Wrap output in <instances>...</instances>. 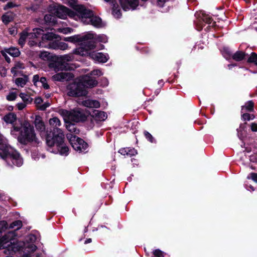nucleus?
<instances>
[{"instance_id":"f257e3e1","label":"nucleus","mask_w":257,"mask_h":257,"mask_svg":"<svg viewBox=\"0 0 257 257\" xmlns=\"http://www.w3.org/2000/svg\"><path fill=\"white\" fill-rule=\"evenodd\" d=\"M13 130L11 131V134H14V132H20V135L18 138L19 142L23 145L32 144L38 146L41 144V141L37 137L33 126L28 121H24L21 126L14 125Z\"/></svg>"},{"instance_id":"f03ea898","label":"nucleus","mask_w":257,"mask_h":257,"mask_svg":"<svg viewBox=\"0 0 257 257\" xmlns=\"http://www.w3.org/2000/svg\"><path fill=\"white\" fill-rule=\"evenodd\" d=\"M0 157L5 159L10 165H11V162L13 165L18 167L21 166L23 163L20 154L8 145L6 139L1 135H0Z\"/></svg>"},{"instance_id":"7ed1b4c3","label":"nucleus","mask_w":257,"mask_h":257,"mask_svg":"<svg viewBox=\"0 0 257 257\" xmlns=\"http://www.w3.org/2000/svg\"><path fill=\"white\" fill-rule=\"evenodd\" d=\"M49 124L53 128V132L48 134L46 137V143L48 146H52L56 142L59 145L63 142L64 135L62 131L59 128L61 125L60 120L57 117L51 118L49 120Z\"/></svg>"},{"instance_id":"20e7f679","label":"nucleus","mask_w":257,"mask_h":257,"mask_svg":"<svg viewBox=\"0 0 257 257\" xmlns=\"http://www.w3.org/2000/svg\"><path fill=\"white\" fill-rule=\"evenodd\" d=\"M75 11L79 15L78 19L84 24H91L97 28L103 26L101 19L98 17L94 16L93 12L84 6L79 5L75 8Z\"/></svg>"},{"instance_id":"39448f33","label":"nucleus","mask_w":257,"mask_h":257,"mask_svg":"<svg viewBox=\"0 0 257 257\" xmlns=\"http://www.w3.org/2000/svg\"><path fill=\"white\" fill-rule=\"evenodd\" d=\"M95 48V44L91 42L85 45V47H79L75 50L74 53L81 56H89L94 60L100 63L106 62L108 59V55L101 52H90Z\"/></svg>"},{"instance_id":"423d86ee","label":"nucleus","mask_w":257,"mask_h":257,"mask_svg":"<svg viewBox=\"0 0 257 257\" xmlns=\"http://www.w3.org/2000/svg\"><path fill=\"white\" fill-rule=\"evenodd\" d=\"M59 112L62 115L70 121L79 122L84 120L85 118L84 114L79 108H76L71 111L61 109Z\"/></svg>"},{"instance_id":"0eeeda50","label":"nucleus","mask_w":257,"mask_h":257,"mask_svg":"<svg viewBox=\"0 0 257 257\" xmlns=\"http://www.w3.org/2000/svg\"><path fill=\"white\" fill-rule=\"evenodd\" d=\"M67 94L70 96H82L87 94L86 89L80 82L75 81L67 87Z\"/></svg>"},{"instance_id":"6e6552de","label":"nucleus","mask_w":257,"mask_h":257,"mask_svg":"<svg viewBox=\"0 0 257 257\" xmlns=\"http://www.w3.org/2000/svg\"><path fill=\"white\" fill-rule=\"evenodd\" d=\"M67 138L73 148L76 151L83 152L87 148V144L75 135L67 134Z\"/></svg>"},{"instance_id":"1a4fd4ad","label":"nucleus","mask_w":257,"mask_h":257,"mask_svg":"<svg viewBox=\"0 0 257 257\" xmlns=\"http://www.w3.org/2000/svg\"><path fill=\"white\" fill-rule=\"evenodd\" d=\"M54 14L58 18L65 19L67 16L77 20L79 17L78 13L76 11H72L63 6H57L54 10Z\"/></svg>"},{"instance_id":"9d476101","label":"nucleus","mask_w":257,"mask_h":257,"mask_svg":"<svg viewBox=\"0 0 257 257\" xmlns=\"http://www.w3.org/2000/svg\"><path fill=\"white\" fill-rule=\"evenodd\" d=\"M94 38V35L91 32H88L83 35H75L72 37H67L64 39L66 41L71 42H80L81 46L85 47V45L88 43V40Z\"/></svg>"},{"instance_id":"9b49d317","label":"nucleus","mask_w":257,"mask_h":257,"mask_svg":"<svg viewBox=\"0 0 257 257\" xmlns=\"http://www.w3.org/2000/svg\"><path fill=\"white\" fill-rule=\"evenodd\" d=\"M15 235V232L13 231L9 232L4 235L0 240V248H8L9 250H14L15 241L12 242L13 237Z\"/></svg>"},{"instance_id":"f8f14e48","label":"nucleus","mask_w":257,"mask_h":257,"mask_svg":"<svg viewBox=\"0 0 257 257\" xmlns=\"http://www.w3.org/2000/svg\"><path fill=\"white\" fill-rule=\"evenodd\" d=\"M80 83H82L84 88H85V87H93L96 86L97 84V81L96 80L95 78L88 75L84 76L82 78Z\"/></svg>"},{"instance_id":"ddd939ff","label":"nucleus","mask_w":257,"mask_h":257,"mask_svg":"<svg viewBox=\"0 0 257 257\" xmlns=\"http://www.w3.org/2000/svg\"><path fill=\"white\" fill-rule=\"evenodd\" d=\"M73 77V75L70 72H60L52 76V79L54 81H68Z\"/></svg>"},{"instance_id":"4468645a","label":"nucleus","mask_w":257,"mask_h":257,"mask_svg":"<svg viewBox=\"0 0 257 257\" xmlns=\"http://www.w3.org/2000/svg\"><path fill=\"white\" fill-rule=\"evenodd\" d=\"M72 59V57L69 55H65L62 56L58 58L57 62L53 63H51L49 65L50 67L54 68L55 71L58 70L57 68V64L61 63L62 65H64V64L67 62L70 61Z\"/></svg>"},{"instance_id":"2eb2a0df","label":"nucleus","mask_w":257,"mask_h":257,"mask_svg":"<svg viewBox=\"0 0 257 257\" xmlns=\"http://www.w3.org/2000/svg\"><path fill=\"white\" fill-rule=\"evenodd\" d=\"M63 143L64 139L63 140V142L59 145H57V143L55 142L54 145L48 146L49 147H56L57 150V153H59V154L62 155L66 156L68 155L69 149L67 146L63 145Z\"/></svg>"},{"instance_id":"dca6fc26","label":"nucleus","mask_w":257,"mask_h":257,"mask_svg":"<svg viewBox=\"0 0 257 257\" xmlns=\"http://www.w3.org/2000/svg\"><path fill=\"white\" fill-rule=\"evenodd\" d=\"M58 36L53 33H47L45 34L42 35V41L39 42V46L46 47L43 45L44 42L49 41V42L53 41L54 39H57Z\"/></svg>"},{"instance_id":"f3484780","label":"nucleus","mask_w":257,"mask_h":257,"mask_svg":"<svg viewBox=\"0 0 257 257\" xmlns=\"http://www.w3.org/2000/svg\"><path fill=\"white\" fill-rule=\"evenodd\" d=\"M25 68V65L23 63L20 62H16L14 66L11 69V72L14 75H18L21 74L23 70Z\"/></svg>"},{"instance_id":"a211bd4d","label":"nucleus","mask_w":257,"mask_h":257,"mask_svg":"<svg viewBox=\"0 0 257 257\" xmlns=\"http://www.w3.org/2000/svg\"><path fill=\"white\" fill-rule=\"evenodd\" d=\"M34 124L36 129L40 132H43L45 131V125L44 122L42 120L41 117L39 115H36L35 116L34 120Z\"/></svg>"},{"instance_id":"6ab92c4d","label":"nucleus","mask_w":257,"mask_h":257,"mask_svg":"<svg viewBox=\"0 0 257 257\" xmlns=\"http://www.w3.org/2000/svg\"><path fill=\"white\" fill-rule=\"evenodd\" d=\"M44 30L41 28H35L33 30V32L27 33L28 38L29 39H34L37 38L43 35Z\"/></svg>"},{"instance_id":"aec40b11","label":"nucleus","mask_w":257,"mask_h":257,"mask_svg":"<svg viewBox=\"0 0 257 257\" xmlns=\"http://www.w3.org/2000/svg\"><path fill=\"white\" fill-rule=\"evenodd\" d=\"M82 104L83 106L90 108H98L100 107V103L97 100L88 99L83 101Z\"/></svg>"},{"instance_id":"412c9836","label":"nucleus","mask_w":257,"mask_h":257,"mask_svg":"<svg viewBox=\"0 0 257 257\" xmlns=\"http://www.w3.org/2000/svg\"><path fill=\"white\" fill-rule=\"evenodd\" d=\"M17 115L13 112H10L4 116L3 119L7 123L13 124L17 120Z\"/></svg>"},{"instance_id":"4be33fe9","label":"nucleus","mask_w":257,"mask_h":257,"mask_svg":"<svg viewBox=\"0 0 257 257\" xmlns=\"http://www.w3.org/2000/svg\"><path fill=\"white\" fill-rule=\"evenodd\" d=\"M15 16L13 13L8 12L3 15L2 17V21L5 24H8L14 20Z\"/></svg>"},{"instance_id":"5701e85b","label":"nucleus","mask_w":257,"mask_h":257,"mask_svg":"<svg viewBox=\"0 0 257 257\" xmlns=\"http://www.w3.org/2000/svg\"><path fill=\"white\" fill-rule=\"evenodd\" d=\"M246 55L247 54L243 51H237L232 55V58L236 61H240L245 58Z\"/></svg>"},{"instance_id":"b1692460","label":"nucleus","mask_w":257,"mask_h":257,"mask_svg":"<svg viewBox=\"0 0 257 257\" xmlns=\"http://www.w3.org/2000/svg\"><path fill=\"white\" fill-rule=\"evenodd\" d=\"M29 78L27 75H24L23 77L17 78L15 80V83L18 86L24 87L27 82Z\"/></svg>"},{"instance_id":"393cba45","label":"nucleus","mask_w":257,"mask_h":257,"mask_svg":"<svg viewBox=\"0 0 257 257\" xmlns=\"http://www.w3.org/2000/svg\"><path fill=\"white\" fill-rule=\"evenodd\" d=\"M92 116L95 117V118L99 120H104L107 117L106 113L98 110H95L93 111Z\"/></svg>"},{"instance_id":"a878e982","label":"nucleus","mask_w":257,"mask_h":257,"mask_svg":"<svg viewBox=\"0 0 257 257\" xmlns=\"http://www.w3.org/2000/svg\"><path fill=\"white\" fill-rule=\"evenodd\" d=\"M66 128L70 132L69 134H72V133H74V134H78L79 133V130L77 128L76 125L70 122H66Z\"/></svg>"},{"instance_id":"bb28decb","label":"nucleus","mask_w":257,"mask_h":257,"mask_svg":"<svg viewBox=\"0 0 257 257\" xmlns=\"http://www.w3.org/2000/svg\"><path fill=\"white\" fill-rule=\"evenodd\" d=\"M6 51L13 57H18L20 54L19 49L16 47H11L10 48H5Z\"/></svg>"},{"instance_id":"cd10ccee","label":"nucleus","mask_w":257,"mask_h":257,"mask_svg":"<svg viewBox=\"0 0 257 257\" xmlns=\"http://www.w3.org/2000/svg\"><path fill=\"white\" fill-rule=\"evenodd\" d=\"M24 250L25 251L29 253L33 252L37 249V246L32 242L24 243Z\"/></svg>"},{"instance_id":"c85d7f7f","label":"nucleus","mask_w":257,"mask_h":257,"mask_svg":"<svg viewBox=\"0 0 257 257\" xmlns=\"http://www.w3.org/2000/svg\"><path fill=\"white\" fill-rule=\"evenodd\" d=\"M94 35V38L88 40V41L93 43L95 44L94 40L97 41L98 42H101L103 43H105L107 41L106 37L103 35H96L92 33Z\"/></svg>"},{"instance_id":"c756f323","label":"nucleus","mask_w":257,"mask_h":257,"mask_svg":"<svg viewBox=\"0 0 257 257\" xmlns=\"http://www.w3.org/2000/svg\"><path fill=\"white\" fill-rule=\"evenodd\" d=\"M245 108L246 110L252 111L253 110V103L251 101H247L244 106H242L241 110Z\"/></svg>"},{"instance_id":"7c9ffc66","label":"nucleus","mask_w":257,"mask_h":257,"mask_svg":"<svg viewBox=\"0 0 257 257\" xmlns=\"http://www.w3.org/2000/svg\"><path fill=\"white\" fill-rule=\"evenodd\" d=\"M247 62L254 63L256 65L257 63V54L254 52H252L247 59Z\"/></svg>"},{"instance_id":"2f4dec72","label":"nucleus","mask_w":257,"mask_h":257,"mask_svg":"<svg viewBox=\"0 0 257 257\" xmlns=\"http://www.w3.org/2000/svg\"><path fill=\"white\" fill-rule=\"evenodd\" d=\"M22 226V222L20 220H16L10 225V227L12 228H15V230H17L19 229Z\"/></svg>"},{"instance_id":"473e14b6","label":"nucleus","mask_w":257,"mask_h":257,"mask_svg":"<svg viewBox=\"0 0 257 257\" xmlns=\"http://www.w3.org/2000/svg\"><path fill=\"white\" fill-rule=\"evenodd\" d=\"M19 95L24 102L31 103L33 99L25 93H21Z\"/></svg>"},{"instance_id":"72a5a7b5","label":"nucleus","mask_w":257,"mask_h":257,"mask_svg":"<svg viewBox=\"0 0 257 257\" xmlns=\"http://www.w3.org/2000/svg\"><path fill=\"white\" fill-rule=\"evenodd\" d=\"M39 57L44 61H48L51 58V55L48 52L45 51L41 52L39 55Z\"/></svg>"},{"instance_id":"f704fd0d","label":"nucleus","mask_w":257,"mask_h":257,"mask_svg":"<svg viewBox=\"0 0 257 257\" xmlns=\"http://www.w3.org/2000/svg\"><path fill=\"white\" fill-rule=\"evenodd\" d=\"M28 38L27 32H23L21 34V36L19 40V44L23 46L26 41V39Z\"/></svg>"},{"instance_id":"c9c22d12","label":"nucleus","mask_w":257,"mask_h":257,"mask_svg":"<svg viewBox=\"0 0 257 257\" xmlns=\"http://www.w3.org/2000/svg\"><path fill=\"white\" fill-rule=\"evenodd\" d=\"M58 42L57 41L50 42L48 44V47L53 49H58Z\"/></svg>"},{"instance_id":"e433bc0d","label":"nucleus","mask_w":257,"mask_h":257,"mask_svg":"<svg viewBox=\"0 0 257 257\" xmlns=\"http://www.w3.org/2000/svg\"><path fill=\"white\" fill-rule=\"evenodd\" d=\"M254 116L253 114L245 113L242 115V119L243 120H249L254 119Z\"/></svg>"},{"instance_id":"4c0bfd02","label":"nucleus","mask_w":257,"mask_h":257,"mask_svg":"<svg viewBox=\"0 0 257 257\" xmlns=\"http://www.w3.org/2000/svg\"><path fill=\"white\" fill-rule=\"evenodd\" d=\"M40 82L45 89H48L49 88V85L47 83V81L45 77H41L40 79Z\"/></svg>"},{"instance_id":"58836bf2","label":"nucleus","mask_w":257,"mask_h":257,"mask_svg":"<svg viewBox=\"0 0 257 257\" xmlns=\"http://www.w3.org/2000/svg\"><path fill=\"white\" fill-rule=\"evenodd\" d=\"M17 94L16 92H12L7 96V99L9 101H13L17 98Z\"/></svg>"},{"instance_id":"ea45409f","label":"nucleus","mask_w":257,"mask_h":257,"mask_svg":"<svg viewBox=\"0 0 257 257\" xmlns=\"http://www.w3.org/2000/svg\"><path fill=\"white\" fill-rule=\"evenodd\" d=\"M127 156H132L137 154V151L134 148H126Z\"/></svg>"},{"instance_id":"a19ab883","label":"nucleus","mask_w":257,"mask_h":257,"mask_svg":"<svg viewBox=\"0 0 257 257\" xmlns=\"http://www.w3.org/2000/svg\"><path fill=\"white\" fill-rule=\"evenodd\" d=\"M57 31L64 34H66L71 33V29L69 28H59L57 30Z\"/></svg>"},{"instance_id":"79ce46f5","label":"nucleus","mask_w":257,"mask_h":257,"mask_svg":"<svg viewBox=\"0 0 257 257\" xmlns=\"http://www.w3.org/2000/svg\"><path fill=\"white\" fill-rule=\"evenodd\" d=\"M68 48V45L62 42H58V49H60L62 50H66Z\"/></svg>"},{"instance_id":"37998d69","label":"nucleus","mask_w":257,"mask_h":257,"mask_svg":"<svg viewBox=\"0 0 257 257\" xmlns=\"http://www.w3.org/2000/svg\"><path fill=\"white\" fill-rule=\"evenodd\" d=\"M153 254L156 257H163V252L160 249H155L153 251Z\"/></svg>"},{"instance_id":"c03bdc74","label":"nucleus","mask_w":257,"mask_h":257,"mask_svg":"<svg viewBox=\"0 0 257 257\" xmlns=\"http://www.w3.org/2000/svg\"><path fill=\"white\" fill-rule=\"evenodd\" d=\"M39 6L38 5H32L30 7H27L26 9L29 11H31L35 12L39 9Z\"/></svg>"},{"instance_id":"a18cd8bd","label":"nucleus","mask_w":257,"mask_h":257,"mask_svg":"<svg viewBox=\"0 0 257 257\" xmlns=\"http://www.w3.org/2000/svg\"><path fill=\"white\" fill-rule=\"evenodd\" d=\"M50 105V104L49 102H45L42 105L38 106V108L41 110H45Z\"/></svg>"},{"instance_id":"49530a36","label":"nucleus","mask_w":257,"mask_h":257,"mask_svg":"<svg viewBox=\"0 0 257 257\" xmlns=\"http://www.w3.org/2000/svg\"><path fill=\"white\" fill-rule=\"evenodd\" d=\"M248 179H251L253 181L257 183V173H251L247 177Z\"/></svg>"},{"instance_id":"de8ad7c7","label":"nucleus","mask_w":257,"mask_h":257,"mask_svg":"<svg viewBox=\"0 0 257 257\" xmlns=\"http://www.w3.org/2000/svg\"><path fill=\"white\" fill-rule=\"evenodd\" d=\"M16 7V5L13 3V2H9L4 7V9L5 10H7L9 9L14 8Z\"/></svg>"},{"instance_id":"09e8293b","label":"nucleus","mask_w":257,"mask_h":257,"mask_svg":"<svg viewBox=\"0 0 257 257\" xmlns=\"http://www.w3.org/2000/svg\"><path fill=\"white\" fill-rule=\"evenodd\" d=\"M91 75H96L98 76H100L102 75V73L100 70L99 69H96L94 70L91 72Z\"/></svg>"},{"instance_id":"8fccbe9b","label":"nucleus","mask_w":257,"mask_h":257,"mask_svg":"<svg viewBox=\"0 0 257 257\" xmlns=\"http://www.w3.org/2000/svg\"><path fill=\"white\" fill-rule=\"evenodd\" d=\"M1 53L2 55L5 57L6 60L8 62H10V58L7 55V52L6 51V49H4V50H2L1 51Z\"/></svg>"},{"instance_id":"3c124183","label":"nucleus","mask_w":257,"mask_h":257,"mask_svg":"<svg viewBox=\"0 0 257 257\" xmlns=\"http://www.w3.org/2000/svg\"><path fill=\"white\" fill-rule=\"evenodd\" d=\"M144 135L146 137V138L151 142H153V138L151 134H150L149 132L145 131L144 132Z\"/></svg>"},{"instance_id":"603ef678","label":"nucleus","mask_w":257,"mask_h":257,"mask_svg":"<svg viewBox=\"0 0 257 257\" xmlns=\"http://www.w3.org/2000/svg\"><path fill=\"white\" fill-rule=\"evenodd\" d=\"M0 74L2 76H5L7 74V70L3 66H0Z\"/></svg>"},{"instance_id":"864d4df0","label":"nucleus","mask_w":257,"mask_h":257,"mask_svg":"<svg viewBox=\"0 0 257 257\" xmlns=\"http://www.w3.org/2000/svg\"><path fill=\"white\" fill-rule=\"evenodd\" d=\"M68 3L70 7H75V9L78 6L76 5V0H68Z\"/></svg>"},{"instance_id":"5fc2aeb1","label":"nucleus","mask_w":257,"mask_h":257,"mask_svg":"<svg viewBox=\"0 0 257 257\" xmlns=\"http://www.w3.org/2000/svg\"><path fill=\"white\" fill-rule=\"evenodd\" d=\"M40 77H39V76L38 75H34L33 76V82L34 84V85H36V83L40 81Z\"/></svg>"},{"instance_id":"6e6d98bb","label":"nucleus","mask_w":257,"mask_h":257,"mask_svg":"<svg viewBox=\"0 0 257 257\" xmlns=\"http://www.w3.org/2000/svg\"><path fill=\"white\" fill-rule=\"evenodd\" d=\"M250 128L252 132H257V123L255 122L251 123L250 124Z\"/></svg>"},{"instance_id":"4d7b16f0","label":"nucleus","mask_w":257,"mask_h":257,"mask_svg":"<svg viewBox=\"0 0 257 257\" xmlns=\"http://www.w3.org/2000/svg\"><path fill=\"white\" fill-rule=\"evenodd\" d=\"M17 106L19 110H21L26 106V104L25 103H19Z\"/></svg>"},{"instance_id":"13d9d810","label":"nucleus","mask_w":257,"mask_h":257,"mask_svg":"<svg viewBox=\"0 0 257 257\" xmlns=\"http://www.w3.org/2000/svg\"><path fill=\"white\" fill-rule=\"evenodd\" d=\"M203 21L206 23L210 24L212 21V19L211 18L207 16H204L203 18Z\"/></svg>"},{"instance_id":"bf43d9fd","label":"nucleus","mask_w":257,"mask_h":257,"mask_svg":"<svg viewBox=\"0 0 257 257\" xmlns=\"http://www.w3.org/2000/svg\"><path fill=\"white\" fill-rule=\"evenodd\" d=\"M113 14L115 17L119 18V16H120V11L118 10L114 9L113 10Z\"/></svg>"},{"instance_id":"052dcab7","label":"nucleus","mask_w":257,"mask_h":257,"mask_svg":"<svg viewBox=\"0 0 257 257\" xmlns=\"http://www.w3.org/2000/svg\"><path fill=\"white\" fill-rule=\"evenodd\" d=\"M43 102V100L41 97H37L35 100V103L36 104H41Z\"/></svg>"},{"instance_id":"680f3d73","label":"nucleus","mask_w":257,"mask_h":257,"mask_svg":"<svg viewBox=\"0 0 257 257\" xmlns=\"http://www.w3.org/2000/svg\"><path fill=\"white\" fill-rule=\"evenodd\" d=\"M52 17L50 15H46L44 17L45 21L49 22L51 21Z\"/></svg>"},{"instance_id":"e2e57ef3","label":"nucleus","mask_w":257,"mask_h":257,"mask_svg":"<svg viewBox=\"0 0 257 257\" xmlns=\"http://www.w3.org/2000/svg\"><path fill=\"white\" fill-rule=\"evenodd\" d=\"M37 43H38L37 41H35V40H30L28 43L29 45L30 46H33L36 45L37 44Z\"/></svg>"},{"instance_id":"0e129e2a","label":"nucleus","mask_w":257,"mask_h":257,"mask_svg":"<svg viewBox=\"0 0 257 257\" xmlns=\"http://www.w3.org/2000/svg\"><path fill=\"white\" fill-rule=\"evenodd\" d=\"M119 152L123 155H127V152L126 150V148L120 149L119 150Z\"/></svg>"},{"instance_id":"69168bd1","label":"nucleus","mask_w":257,"mask_h":257,"mask_svg":"<svg viewBox=\"0 0 257 257\" xmlns=\"http://www.w3.org/2000/svg\"><path fill=\"white\" fill-rule=\"evenodd\" d=\"M9 32L11 35H15L16 33V30H15V28H13L9 29Z\"/></svg>"},{"instance_id":"338daca9","label":"nucleus","mask_w":257,"mask_h":257,"mask_svg":"<svg viewBox=\"0 0 257 257\" xmlns=\"http://www.w3.org/2000/svg\"><path fill=\"white\" fill-rule=\"evenodd\" d=\"M28 238L31 241L34 240L36 239L35 236L33 235H30L29 236H28Z\"/></svg>"},{"instance_id":"774afa93","label":"nucleus","mask_w":257,"mask_h":257,"mask_svg":"<svg viewBox=\"0 0 257 257\" xmlns=\"http://www.w3.org/2000/svg\"><path fill=\"white\" fill-rule=\"evenodd\" d=\"M92 241V240L91 238H88L85 241V242L84 243L86 244V243H90Z\"/></svg>"}]
</instances>
